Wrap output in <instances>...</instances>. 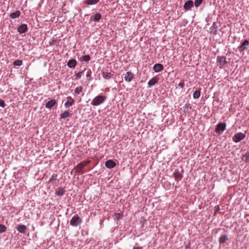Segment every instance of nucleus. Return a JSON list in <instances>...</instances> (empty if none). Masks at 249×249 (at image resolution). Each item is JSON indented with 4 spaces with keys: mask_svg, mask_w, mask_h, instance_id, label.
Segmentation results:
<instances>
[{
    "mask_svg": "<svg viewBox=\"0 0 249 249\" xmlns=\"http://www.w3.org/2000/svg\"><path fill=\"white\" fill-rule=\"evenodd\" d=\"M107 99V96L104 95H98L95 97L91 101V105L97 106L104 103Z\"/></svg>",
    "mask_w": 249,
    "mask_h": 249,
    "instance_id": "1",
    "label": "nucleus"
},
{
    "mask_svg": "<svg viewBox=\"0 0 249 249\" xmlns=\"http://www.w3.org/2000/svg\"><path fill=\"white\" fill-rule=\"evenodd\" d=\"M90 162V160L83 161L78 163L76 166L77 171L81 174H83L84 172L83 171V168L89 164Z\"/></svg>",
    "mask_w": 249,
    "mask_h": 249,
    "instance_id": "2",
    "label": "nucleus"
},
{
    "mask_svg": "<svg viewBox=\"0 0 249 249\" xmlns=\"http://www.w3.org/2000/svg\"><path fill=\"white\" fill-rule=\"evenodd\" d=\"M82 222V219L78 215H74L70 220V224L74 227H77Z\"/></svg>",
    "mask_w": 249,
    "mask_h": 249,
    "instance_id": "3",
    "label": "nucleus"
},
{
    "mask_svg": "<svg viewBox=\"0 0 249 249\" xmlns=\"http://www.w3.org/2000/svg\"><path fill=\"white\" fill-rule=\"evenodd\" d=\"M246 135L242 132L236 133L232 138V140L235 142H238L245 139Z\"/></svg>",
    "mask_w": 249,
    "mask_h": 249,
    "instance_id": "4",
    "label": "nucleus"
},
{
    "mask_svg": "<svg viewBox=\"0 0 249 249\" xmlns=\"http://www.w3.org/2000/svg\"><path fill=\"white\" fill-rule=\"evenodd\" d=\"M226 124L225 123H220L217 124L215 131L216 133L220 134L226 129Z\"/></svg>",
    "mask_w": 249,
    "mask_h": 249,
    "instance_id": "5",
    "label": "nucleus"
},
{
    "mask_svg": "<svg viewBox=\"0 0 249 249\" xmlns=\"http://www.w3.org/2000/svg\"><path fill=\"white\" fill-rule=\"evenodd\" d=\"M217 63L224 66L227 64L228 62L226 60V57L225 56H218L216 59Z\"/></svg>",
    "mask_w": 249,
    "mask_h": 249,
    "instance_id": "6",
    "label": "nucleus"
},
{
    "mask_svg": "<svg viewBox=\"0 0 249 249\" xmlns=\"http://www.w3.org/2000/svg\"><path fill=\"white\" fill-rule=\"evenodd\" d=\"M218 28V23L214 22L213 23L212 26L210 28V33L213 35L217 34V29Z\"/></svg>",
    "mask_w": 249,
    "mask_h": 249,
    "instance_id": "7",
    "label": "nucleus"
},
{
    "mask_svg": "<svg viewBox=\"0 0 249 249\" xmlns=\"http://www.w3.org/2000/svg\"><path fill=\"white\" fill-rule=\"evenodd\" d=\"M183 170H181V172H180L178 170H176L173 174L175 179L177 180H181L183 177Z\"/></svg>",
    "mask_w": 249,
    "mask_h": 249,
    "instance_id": "8",
    "label": "nucleus"
},
{
    "mask_svg": "<svg viewBox=\"0 0 249 249\" xmlns=\"http://www.w3.org/2000/svg\"><path fill=\"white\" fill-rule=\"evenodd\" d=\"M28 27L26 24H22L18 28V32L21 34L26 33Z\"/></svg>",
    "mask_w": 249,
    "mask_h": 249,
    "instance_id": "9",
    "label": "nucleus"
},
{
    "mask_svg": "<svg viewBox=\"0 0 249 249\" xmlns=\"http://www.w3.org/2000/svg\"><path fill=\"white\" fill-rule=\"evenodd\" d=\"M194 6V2L192 0H188L186 1L184 4L183 8L185 11H188L191 9Z\"/></svg>",
    "mask_w": 249,
    "mask_h": 249,
    "instance_id": "10",
    "label": "nucleus"
},
{
    "mask_svg": "<svg viewBox=\"0 0 249 249\" xmlns=\"http://www.w3.org/2000/svg\"><path fill=\"white\" fill-rule=\"evenodd\" d=\"M249 45V41L247 39L245 40L242 44L238 47L240 52H243L246 49V47Z\"/></svg>",
    "mask_w": 249,
    "mask_h": 249,
    "instance_id": "11",
    "label": "nucleus"
},
{
    "mask_svg": "<svg viewBox=\"0 0 249 249\" xmlns=\"http://www.w3.org/2000/svg\"><path fill=\"white\" fill-rule=\"evenodd\" d=\"M56 104V101L55 99H52L47 102L45 104V107L49 109H51Z\"/></svg>",
    "mask_w": 249,
    "mask_h": 249,
    "instance_id": "12",
    "label": "nucleus"
},
{
    "mask_svg": "<svg viewBox=\"0 0 249 249\" xmlns=\"http://www.w3.org/2000/svg\"><path fill=\"white\" fill-rule=\"evenodd\" d=\"M133 77V74L130 71H127L125 74L124 79L126 81L130 82L132 80Z\"/></svg>",
    "mask_w": 249,
    "mask_h": 249,
    "instance_id": "13",
    "label": "nucleus"
},
{
    "mask_svg": "<svg viewBox=\"0 0 249 249\" xmlns=\"http://www.w3.org/2000/svg\"><path fill=\"white\" fill-rule=\"evenodd\" d=\"M105 165L107 168L111 169L114 168L116 165V164L113 160H109L106 162Z\"/></svg>",
    "mask_w": 249,
    "mask_h": 249,
    "instance_id": "14",
    "label": "nucleus"
},
{
    "mask_svg": "<svg viewBox=\"0 0 249 249\" xmlns=\"http://www.w3.org/2000/svg\"><path fill=\"white\" fill-rule=\"evenodd\" d=\"M164 69L163 66L159 63L156 64L153 66V69L156 72L162 71Z\"/></svg>",
    "mask_w": 249,
    "mask_h": 249,
    "instance_id": "15",
    "label": "nucleus"
},
{
    "mask_svg": "<svg viewBox=\"0 0 249 249\" xmlns=\"http://www.w3.org/2000/svg\"><path fill=\"white\" fill-rule=\"evenodd\" d=\"M74 101L72 98V97L71 96H69L67 97V101L65 103L64 106L66 108H67L70 106H71L74 104Z\"/></svg>",
    "mask_w": 249,
    "mask_h": 249,
    "instance_id": "16",
    "label": "nucleus"
},
{
    "mask_svg": "<svg viewBox=\"0 0 249 249\" xmlns=\"http://www.w3.org/2000/svg\"><path fill=\"white\" fill-rule=\"evenodd\" d=\"M17 229L18 231L21 233H25L27 230V227L24 225H18Z\"/></svg>",
    "mask_w": 249,
    "mask_h": 249,
    "instance_id": "17",
    "label": "nucleus"
},
{
    "mask_svg": "<svg viewBox=\"0 0 249 249\" xmlns=\"http://www.w3.org/2000/svg\"><path fill=\"white\" fill-rule=\"evenodd\" d=\"M65 190L63 188L60 187L55 190V194L58 196H62L64 195Z\"/></svg>",
    "mask_w": 249,
    "mask_h": 249,
    "instance_id": "18",
    "label": "nucleus"
},
{
    "mask_svg": "<svg viewBox=\"0 0 249 249\" xmlns=\"http://www.w3.org/2000/svg\"><path fill=\"white\" fill-rule=\"evenodd\" d=\"M158 78L157 77H154L151 79H150L148 82V85L149 87L153 86L155 85L158 82Z\"/></svg>",
    "mask_w": 249,
    "mask_h": 249,
    "instance_id": "19",
    "label": "nucleus"
},
{
    "mask_svg": "<svg viewBox=\"0 0 249 249\" xmlns=\"http://www.w3.org/2000/svg\"><path fill=\"white\" fill-rule=\"evenodd\" d=\"M77 62L75 59H71L70 60L68 63L67 65L69 68H72L75 67L76 65Z\"/></svg>",
    "mask_w": 249,
    "mask_h": 249,
    "instance_id": "20",
    "label": "nucleus"
},
{
    "mask_svg": "<svg viewBox=\"0 0 249 249\" xmlns=\"http://www.w3.org/2000/svg\"><path fill=\"white\" fill-rule=\"evenodd\" d=\"M20 15V12L19 11H17L15 12H13L10 14L9 15L10 18L14 19L18 18L19 17Z\"/></svg>",
    "mask_w": 249,
    "mask_h": 249,
    "instance_id": "21",
    "label": "nucleus"
},
{
    "mask_svg": "<svg viewBox=\"0 0 249 249\" xmlns=\"http://www.w3.org/2000/svg\"><path fill=\"white\" fill-rule=\"evenodd\" d=\"M227 239L228 238L227 235H222L220 237L219 239V242L220 244H224L227 240Z\"/></svg>",
    "mask_w": 249,
    "mask_h": 249,
    "instance_id": "22",
    "label": "nucleus"
},
{
    "mask_svg": "<svg viewBox=\"0 0 249 249\" xmlns=\"http://www.w3.org/2000/svg\"><path fill=\"white\" fill-rule=\"evenodd\" d=\"M102 76L104 77V78L106 79H109L111 77V76H112V74L110 72L103 71L102 72Z\"/></svg>",
    "mask_w": 249,
    "mask_h": 249,
    "instance_id": "23",
    "label": "nucleus"
},
{
    "mask_svg": "<svg viewBox=\"0 0 249 249\" xmlns=\"http://www.w3.org/2000/svg\"><path fill=\"white\" fill-rule=\"evenodd\" d=\"M70 115L71 113L69 111H65L63 113H61L60 114V117L62 119H65L66 118L70 117Z\"/></svg>",
    "mask_w": 249,
    "mask_h": 249,
    "instance_id": "24",
    "label": "nucleus"
},
{
    "mask_svg": "<svg viewBox=\"0 0 249 249\" xmlns=\"http://www.w3.org/2000/svg\"><path fill=\"white\" fill-rule=\"evenodd\" d=\"M99 1V0H86L85 2L88 5H93L96 4Z\"/></svg>",
    "mask_w": 249,
    "mask_h": 249,
    "instance_id": "25",
    "label": "nucleus"
},
{
    "mask_svg": "<svg viewBox=\"0 0 249 249\" xmlns=\"http://www.w3.org/2000/svg\"><path fill=\"white\" fill-rule=\"evenodd\" d=\"M200 96V90H196L193 94V97L195 99H198Z\"/></svg>",
    "mask_w": 249,
    "mask_h": 249,
    "instance_id": "26",
    "label": "nucleus"
},
{
    "mask_svg": "<svg viewBox=\"0 0 249 249\" xmlns=\"http://www.w3.org/2000/svg\"><path fill=\"white\" fill-rule=\"evenodd\" d=\"M90 55H85L82 56L80 58V60L81 61H83L87 62V61H89L90 60Z\"/></svg>",
    "mask_w": 249,
    "mask_h": 249,
    "instance_id": "27",
    "label": "nucleus"
},
{
    "mask_svg": "<svg viewBox=\"0 0 249 249\" xmlns=\"http://www.w3.org/2000/svg\"><path fill=\"white\" fill-rule=\"evenodd\" d=\"M242 160L246 162H248L249 161V153H247L243 155Z\"/></svg>",
    "mask_w": 249,
    "mask_h": 249,
    "instance_id": "28",
    "label": "nucleus"
},
{
    "mask_svg": "<svg viewBox=\"0 0 249 249\" xmlns=\"http://www.w3.org/2000/svg\"><path fill=\"white\" fill-rule=\"evenodd\" d=\"M22 64V61L21 60L17 59L13 62V65L14 66H20Z\"/></svg>",
    "mask_w": 249,
    "mask_h": 249,
    "instance_id": "29",
    "label": "nucleus"
},
{
    "mask_svg": "<svg viewBox=\"0 0 249 249\" xmlns=\"http://www.w3.org/2000/svg\"><path fill=\"white\" fill-rule=\"evenodd\" d=\"M101 18V15L100 13H96L94 18L93 20L95 21H98Z\"/></svg>",
    "mask_w": 249,
    "mask_h": 249,
    "instance_id": "30",
    "label": "nucleus"
},
{
    "mask_svg": "<svg viewBox=\"0 0 249 249\" xmlns=\"http://www.w3.org/2000/svg\"><path fill=\"white\" fill-rule=\"evenodd\" d=\"M83 88L82 86L77 87L74 90V92L75 93L79 94L82 91Z\"/></svg>",
    "mask_w": 249,
    "mask_h": 249,
    "instance_id": "31",
    "label": "nucleus"
},
{
    "mask_svg": "<svg viewBox=\"0 0 249 249\" xmlns=\"http://www.w3.org/2000/svg\"><path fill=\"white\" fill-rule=\"evenodd\" d=\"M203 0H195V5L196 7H198L200 6V5L202 3Z\"/></svg>",
    "mask_w": 249,
    "mask_h": 249,
    "instance_id": "32",
    "label": "nucleus"
},
{
    "mask_svg": "<svg viewBox=\"0 0 249 249\" xmlns=\"http://www.w3.org/2000/svg\"><path fill=\"white\" fill-rule=\"evenodd\" d=\"M57 179V175L53 174L49 180V182H51L52 181H55Z\"/></svg>",
    "mask_w": 249,
    "mask_h": 249,
    "instance_id": "33",
    "label": "nucleus"
},
{
    "mask_svg": "<svg viewBox=\"0 0 249 249\" xmlns=\"http://www.w3.org/2000/svg\"><path fill=\"white\" fill-rule=\"evenodd\" d=\"M6 230V228L5 225L3 224H0V233L4 232Z\"/></svg>",
    "mask_w": 249,
    "mask_h": 249,
    "instance_id": "34",
    "label": "nucleus"
},
{
    "mask_svg": "<svg viewBox=\"0 0 249 249\" xmlns=\"http://www.w3.org/2000/svg\"><path fill=\"white\" fill-rule=\"evenodd\" d=\"M122 217V214L120 213H115L114 214V218H115L117 220L120 219Z\"/></svg>",
    "mask_w": 249,
    "mask_h": 249,
    "instance_id": "35",
    "label": "nucleus"
},
{
    "mask_svg": "<svg viewBox=\"0 0 249 249\" xmlns=\"http://www.w3.org/2000/svg\"><path fill=\"white\" fill-rule=\"evenodd\" d=\"M91 71L90 70H89L87 71V73H86V76H87V77H88L89 78L88 79L89 80H90L91 79Z\"/></svg>",
    "mask_w": 249,
    "mask_h": 249,
    "instance_id": "36",
    "label": "nucleus"
},
{
    "mask_svg": "<svg viewBox=\"0 0 249 249\" xmlns=\"http://www.w3.org/2000/svg\"><path fill=\"white\" fill-rule=\"evenodd\" d=\"M0 106L2 107H4L6 106L4 101L1 99H0Z\"/></svg>",
    "mask_w": 249,
    "mask_h": 249,
    "instance_id": "37",
    "label": "nucleus"
},
{
    "mask_svg": "<svg viewBox=\"0 0 249 249\" xmlns=\"http://www.w3.org/2000/svg\"><path fill=\"white\" fill-rule=\"evenodd\" d=\"M84 71H79L78 73H76L75 75L77 79H80L81 77V74L83 73Z\"/></svg>",
    "mask_w": 249,
    "mask_h": 249,
    "instance_id": "38",
    "label": "nucleus"
},
{
    "mask_svg": "<svg viewBox=\"0 0 249 249\" xmlns=\"http://www.w3.org/2000/svg\"><path fill=\"white\" fill-rule=\"evenodd\" d=\"M178 86L180 87H182L183 88V86H184V84L182 83H180L179 84H178Z\"/></svg>",
    "mask_w": 249,
    "mask_h": 249,
    "instance_id": "39",
    "label": "nucleus"
},
{
    "mask_svg": "<svg viewBox=\"0 0 249 249\" xmlns=\"http://www.w3.org/2000/svg\"><path fill=\"white\" fill-rule=\"evenodd\" d=\"M133 249H142V248L141 247H137L133 248Z\"/></svg>",
    "mask_w": 249,
    "mask_h": 249,
    "instance_id": "40",
    "label": "nucleus"
}]
</instances>
